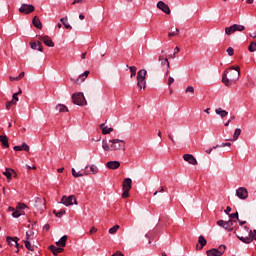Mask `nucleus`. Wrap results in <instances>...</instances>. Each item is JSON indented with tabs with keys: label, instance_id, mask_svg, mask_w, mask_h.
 <instances>
[{
	"label": "nucleus",
	"instance_id": "69168bd1",
	"mask_svg": "<svg viewBox=\"0 0 256 256\" xmlns=\"http://www.w3.org/2000/svg\"><path fill=\"white\" fill-rule=\"evenodd\" d=\"M26 168L28 169V171H30V169H34V170L37 169L36 166H33V167H32V166H29V165H26Z\"/></svg>",
	"mask_w": 256,
	"mask_h": 256
},
{
	"label": "nucleus",
	"instance_id": "9d476101",
	"mask_svg": "<svg viewBox=\"0 0 256 256\" xmlns=\"http://www.w3.org/2000/svg\"><path fill=\"white\" fill-rule=\"evenodd\" d=\"M20 13H24L25 15H29V13H33L35 11V6L31 4H22L19 8Z\"/></svg>",
	"mask_w": 256,
	"mask_h": 256
},
{
	"label": "nucleus",
	"instance_id": "f03ea898",
	"mask_svg": "<svg viewBox=\"0 0 256 256\" xmlns=\"http://www.w3.org/2000/svg\"><path fill=\"white\" fill-rule=\"evenodd\" d=\"M239 77H241V68L236 66V71L230 70L225 71L222 76V83L229 87V85H233L236 81H239Z\"/></svg>",
	"mask_w": 256,
	"mask_h": 256
},
{
	"label": "nucleus",
	"instance_id": "412c9836",
	"mask_svg": "<svg viewBox=\"0 0 256 256\" xmlns=\"http://www.w3.org/2000/svg\"><path fill=\"white\" fill-rule=\"evenodd\" d=\"M30 47L34 51H40V53H43V46L41 45V42H32L30 43Z\"/></svg>",
	"mask_w": 256,
	"mask_h": 256
},
{
	"label": "nucleus",
	"instance_id": "7c9ffc66",
	"mask_svg": "<svg viewBox=\"0 0 256 256\" xmlns=\"http://www.w3.org/2000/svg\"><path fill=\"white\" fill-rule=\"evenodd\" d=\"M160 63H161L162 66L166 65V67H167L166 75H169V71L171 69V66L169 64V59L164 58Z\"/></svg>",
	"mask_w": 256,
	"mask_h": 256
},
{
	"label": "nucleus",
	"instance_id": "4d7b16f0",
	"mask_svg": "<svg viewBox=\"0 0 256 256\" xmlns=\"http://www.w3.org/2000/svg\"><path fill=\"white\" fill-rule=\"evenodd\" d=\"M163 191H165V189L163 188V186L160 187V190L159 191H155L154 192V196L157 195V193H163Z\"/></svg>",
	"mask_w": 256,
	"mask_h": 256
},
{
	"label": "nucleus",
	"instance_id": "20e7f679",
	"mask_svg": "<svg viewBox=\"0 0 256 256\" xmlns=\"http://www.w3.org/2000/svg\"><path fill=\"white\" fill-rule=\"evenodd\" d=\"M147 70L142 69L139 70L137 73V87H139V89H145L146 85H147Z\"/></svg>",
	"mask_w": 256,
	"mask_h": 256
},
{
	"label": "nucleus",
	"instance_id": "473e14b6",
	"mask_svg": "<svg viewBox=\"0 0 256 256\" xmlns=\"http://www.w3.org/2000/svg\"><path fill=\"white\" fill-rule=\"evenodd\" d=\"M60 21L64 25L65 29H73V27H71V24H69L67 17L61 18Z\"/></svg>",
	"mask_w": 256,
	"mask_h": 256
},
{
	"label": "nucleus",
	"instance_id": "c85d7f7f",
	"mask_svg": "<svg viewBox=\"0 0 256 256\" xmlns=\"http://www.w3.org/2000/svg\"><path fill=\"white\" fill-rule=\"evenodd\" d=\"M215 113L216 115H219L222 118L227 117V115H229V112H227L226 110H223L222 108H217L215 110Z\"/></svg>",
	"mask_w": 256,
	"mask_h": 256
},
{
	"label": "nucleus",
	"instance_id": "864d4df0",
	"mask_svg": "<svg viewBox=\"0 0 256 256\" xmlns=\"http://www.w3.org/2000/svg\"><path fill=\"white\" fill-rule=\"evenodd\" d=\"M17 95H19V93H14L12 96V101H14V103H17V101H19V97H17Z\"/></svg>",
	"mask_w": 256,
	"mask_h": 256
},
{
	"label": "nucleus",
	"instance_id": "09e8293b",
	"mask_svg": "<svg viewBox=\"0 0 256 256\" xmlns=\"http://www.w3.org/2000/svg\"><path fill=\"white\" fill-rule=\"evenodd\" d=\"M25 247L28 251H33V246H31V242H29V240L25 241Z\"/></svg>",
	"mask_w": 256,
	"mask_h": 256
},
{
	"label": "nucleus",
	"instance_id": "5fc2aeb1",
	"mask_svg": "<svg viewBox=\"0 0 256 256\" xmlns=\"http://www.w3.org/2000/svg\"><path fill=\"white\" fill-rule=\"evenodd\" d=\"M252 241H256V230H252V234L250 235Z\"/></svg>",
	"mask_w": 256,
	"mask_h": 256
},
{
	"label": "nucleus",
	"instance_id": "dca6fc26",
	"mask_svg": "<svg viewBox=\"0 0 256 256\" xmlns=\"http://www.w3.org/2000/svg\"><path fill=\"white\" fill-rule=\"evenodd\" d=\"M39 39L44 43V45H46V47H55V43L49 38V36H39Z\"/></svg>",
	"mask_w": 256,
	"mask_h": 256
},
{
	"label": "nucleus",
	"instance_id": "4c0bfd02",
	"mask_svg": "<svg viewBox=\"0 0 256 256\" xmlns=\"http://www.w3.org/2000/svg\"><path fill=\"white\" fill-rule=\"evenodd\" d=\"M129 70H130V73H131V75H130L131 78H133V77H135V75H137V67L129 66Z\"/></svg>",
	"mask_w": 256,
	"mask_h": 256
},
{
	"label": "nucleus",
	"instance_id": "bb28decb",
	"mask_svg": "<svg viewBox=\"0 0 256 256\" xmlns=\"http://www.w3.org/2000/svg\"><path fill=\"white\" fill-rule=\"evenodd\" d=\"M50 251L53 253V255L57 256L58 253H62L63 248L57 247L55 245H51L49 247Z\"/></svg>",
	"mask_w": 256,
	"mask_h": 256
},
{
	"label": "nucleus",
	"instance_id": "603ef678",
	"mask_svg": "<svg viewBox=\"0 0 256 256\" xmlns=\"http://www.w3.org/2000/svg\"><path fill=\"white\" fill-rule=\"evenodd\" d=\"M173 83H175V78L170 76L168 79V87H171V85H173Z\"/></svg>",
	"mask_w": 256,
	"mask_h": 256
},
{
	"label": "nucleus",
	"instance_id": "2f4dec72",
	"mask_svg": "<svg viewBox=\"0 0 256 256\" xmlns=\"http://www.w3.org/2000/svg\"><path fill=\"white\" fill-rule=\"evenodd\" d=\"M21 215H25V212L18 210L16 208V210L12 213V217H14V219H19V217H21Z\"/></svg>",
	"mask_w": 256,
	"mask_h": 256
},
{
	"label": "nucleus",
	"instance_id": "7ed1b4c3",
	"mask_svg": "<svg viewBox=\"0 0 256 256\" xmlns=\"http://www.w3.org/2000/svg\"><path fill=\"white\" fill-rule=\"evenodd\" d=\"M236 235L242 243H246L247 245L253 243V239H251L252 230L247 226L238 228V233Z\"/></svg>",
	"mask_w": 256,
	"mask_h": 256
},
{
	"label": "nucleus",
	"instance_id": "a211bd4d",
	"mask_svg": "<svg viewBox=\"0 0 256 256\" xmlns=\"http://www.w3.org/2000/svg\"><path fill=\"white\" fill-rule=\"evenodd\" d=\"M198 243L200 244V246L197 245V246H196V249H197L198 251H201V249H203V248L205 247V245H207V240L205 239V237H204L203 235H200V236L198 237Z\"/></svg>",
	"mask_w": 256,
	"mask_h": 256
},
{
	"label": "nucleus",
	"instance_id": "c9c22d12",
	"mask_svg": "<svg viewBox=\"0 0 256 256\" xmlns=\"http://www.w3.org/2000/svg\"><path fill=\"white\" fill-rule=\"evenodd\" d=\"M225 33L226 35H233V33H235V28L234 26H230V27H226L225 28Z\"/></svg>",
	"mask_w": 256,
	"mask_h": 256
},
{
	"label": "nucleus",
	"instance_id": "1a4fd4ad",
	"mask_svg": "<svg viewBox=\"0 0 256 256\" xmlns=\"http://www.w3.org/2000/svg\"><path fill=\"white\" fill-rule=\"evenodd\" d=\"M34 207L37 209V211L43 212L46 209L45 198H35Z\"/></svg>",
	"mask_w": 256,
	"mask_h": 256
},
{
	"label": "nucleus",
	"instance_id": "8fccbe9b",
	"mask_svg": "<svg viewBox=\"0 0 256 256\" xmlns=\"http://www.w3.org/2000/svg\"><path fill=\"white\" fill-rule=\"evenodd\" d=\"M185 93H195V88L193 86H188Z\"/></svg>",
	"mask_w": 256,
	"mask_h": 256
},
{
	"label": "nucleus",
	"instance_id": "f3484780",
	"mask_svg": "<svg viewBox=\"0 0 256 256\" xmlns=\"http://www.w3.org/2000/svg\"><path fill=\"white\" fill-rule=\"evenodd\" d=\"M6 241H7V243H8V245H10V246H14V247H19V238H17V237H11V236H8L7 238H6Z\"/></svg>",
	"mask_w": 256,
	"mask_h": 256
},
{
	"label": "nucleus",
	"instance_id": "79ce46f5",
	"mask_svg": "<svg viewBox=\"0 0 256 256\" xmlns=\"http://www.w3.org/2000/svg\"><path fill=\"white\" fill-rule=\"evenodd\" d=\"M177 35H179V29H178V28H175L174 31H172V32H170V33L168 34V37H175V36H177Z\"/></svg>",
	"mask_w": 256,
	"mask_h": 256
},
{
	"label": "nucleus",
	"instance_id": "4be33fe9",
	"mask_svg": "<svg viewBox=\"0 0 256 256\" xmlns=\"http://www.w3.org/2000/svg\"><path fill=\"white\" fill-rule=\"evenodd\" d=\"M14 151H27L29 152V145L27 143H22L20 146H14Z\"/></svg>",
	"mask_w": 256,
	"mask_h": 256
},
{
	"label": "nucleus",
	"instance_id": "ea45409f",
	"mask_svg": "<svg viewBox=\"0 0 256 256\" xmlns=\"http://www.w3.org/2000/svg\"><path fill=\"white\" fill-rule=\"evenodd\" d=\"M248 51H250V53H255L256 51V42H251L249 47H248Z\"/></svg>",
	"mask_w": 256,
	"mask_h": 256
},
{
	"label": "nucleus",
	"instance_id": "a18cd8bd",
	"mask_svg": "<svg viewBox=\"0 0 256 256\" xmlns=\"http://www.w3.org/2000/svg\"><path fill=\"white\" fill-rule=\"evenodd\" d=\"M219 147H231V143L230 142L222 143L220 145L213 146V149H217Z\"/></svg>",
	"mask_w": 256,
	"mask_h": 256
},
{
	"label": "nucleus",
	"instance_id": "3c124183",
	"mask_svg": "<svg viewBox=\"0 0 256 256\" xmlns=\"http://www.w3.org/2000/svg\"><path fill=\"white\" fill-rule=\"evenodd\" d=\"M129 191L130 190H123V193H122V198L123 199H127V197H129Z\"/></svg>",
	"mask_w": 256,
	"mask_h": 256
},
{
	"label": "nucleus",
	"instance_id": "c756f323",
	"mask_svg": "<svg viewBox=\"0 0 256 256\" xmlns=\"http://www.w3.org/2000/svg\"><path fill=\"white\" fill-rule=\"evenodd\" d=\"M56 110L59 111V113H67V111H69V109H67V106L63 104L56 105Z\"/></svg>",
	"mask_w": 256,
	"mask_h": 256
},
{
	"label": "nucleus",
	"instance_id": "aec40b11",
	"mask_svg": "<svg viewBox=\"0 0 256 256\" xmlns=\"http://www.w3.org/2000/svg\"><path fill=\"white\" fill-rule=\"evenodd\" d=\"M85 169H90V171H88L89 175H97L99 173V168L95 164L87 165Z\"/></svg>",
	"mask_w": 256,
	"mask_h": 256
},
{
	"label": "nucleus",
	"instance_id": "f704fd0d",
	"mask_svg": "<svg viewBox=\"0 0 256 256\" xmlns=\"http://www.w3.org/2000/svg\"><path fill=\"white\" fill-rule=\"evenodd\" d=\"M234 26V32H241V31H245V26L241 25V24H233Z\"/></svg>",
	"mask_w": 256,
	"mask_h": 256
},
{
	"label": "nucleus",
	"instance_id": "ddd939ff",
	"mask_svg": "<svg viewBox=\"0 0 256 256\" xmlns=\"http://www.w3.org/2000/svg\"><path fill=\"white\" fill-rule=\"evenodd\" d=\"M87 77H89L88 70H86L84 73L80 74L79 77L76 79L71 78V81H74V83H76V85H80V83H83V81H85Z\"/></svg>",
	"mask_w": 256,
	"mask_h": 256
},
{
	"label": "nucleus",
	"instance_id": "f8f14e48",
	"mask_svg": "<svg viewBox=\"0 0 256 256\" xmlns=\"http://www.w3.org/2000/svg\"><path fill=\"white\" fill-rule=\"evenodd\" d=\"M156 7L160 9V11H163V13H166V15H171V8H169V5L165 4V2L159 1Z\"/></svg>",
	"mask_w": 256,
	"mask_h": 256
},
{
	"label": "nucleus",
	"instance_id": "72a5a7b5",
	"mask_svg": "<svg viewBox=\"0 0 256 256\" xmlns=\"http://www.w3.org/2000/svg\"><path fill=\"white\" fill-rule=\"evenodd\" d=\"M15 171L13 169L6 168V170L3 172V175L9 180L12 177L11 173H14Z\"/></svg>",
	"mask_w": 256,
	"mask_h": 256
},
{
	"label": "nucleus",
	"instance_id": "de8ad7c7",
	"mask_svg": "<svg viewBox=\"0 0 256 256\" xmlns=\"http://www.w3.org/2000/svg\"><path fill=\"white\" fill-rule=\"evenodd\" d=\"M226 51L229 57H233V55H235V49H233V47H229Z\"/></svg>",
	"mask_w": 256,
	"mask_h": 256
},
{
	"label": "nucleus",
	"instance_id": "6e6d98bb",
	"mask_svg": "<svg viewBox=\"0 0 256 256\" xmlns=\"http://www.w3.org/2000/svg\"><path fill=\"white\" fill-rule=\"evenodd\" d=\"M93 233H97V228L92 227L89 231V235H93Z\"/></svg>",
	"mask_w": 256,
	"mask_h": 256
},
{
	"label": "nucleus",
	"instance_id": "5701e85b",
	"mask_svg": "<svg viewBox=\"0 0 256 256\" xmlns=\"http://www.w3.org/2000/svg\"><path fill=\"white\" fill-rule=\"evenodd\" d=\"M32 23L36 29H43V24L41 23V20L35 16L32 20Z\"/></svg>",
	"mask_w": 256,
	"mask_h": 256
},
{
	"label": "nucleus",
	"instance_id": "bf43d9fd",
	"mask_svg": "<svg viewBox=\"0 0 256 256\" xmlns=\"http://www.w3.org/2000/svg\"><path fill=\"white\" fill-rule=\"evenodd\" d=\"M9 79L10 81H19V76H16V77L10 76Z\"/></svg>",
	"mask_w": 256,
	"mask_h": 256
},
{
	"label": "nucleus",
	"instance_id": "0eeeda50",
	"mask_svg": "<svg viewBox=\"0 0 256 256\" xmlns=\"http://www.w3.org/2000/svg\"><path fill=\"white\" fill-rule=\"evenodd\" d=\"M61 203L62 205H65V207H70V205H77V198L75 195L63 196Z\"/></svg>",
	"mask_w": 256,
	"mask_h": 256
},
{
	"label": "nucleus",
	"instance_id": "f257e3e1",
	"mask_svg": "<svg viewBox=\"0 0 256 256\" xmlns=\"http://www.w3.org/2000/svg\"><path fill=\"white\" fill-rule=\"evenodd\" d=\"M102 148L104 151H125V140L112 139L102 141Z\"/></svg>",
	"mask_w": 256,
	"mask_h": 256
},
{
	"label": "nucleus",
	"instance_id": "2eb2a0df",
	"mask_svg": "<svg viewBox=\"0 0 256 256\" xmlns=\"http://www.w3.org/2000/svg\"><path fill=\"white\" fill-rule=\"evenodd\" d=\"M184 161H187L190 165H197V159L193 154H184L183 155Z\"/></svg>",
	"mask_w": 256,
	"mask_h": 256
},
{
	"label": "nucleus",
	"instance_id": "49530a36",
	"mask_svg": "<svg viewBox=\"0 0 256 256\" xmlns=\"http://www.w3.org/2000/svg\"><path fill=\"white\" fill-rule=\"evenodd\" d=\"M53 213L57 216V217H63V215H65V210H60V211H56L54 210Z\"/></svg>",
	"mask_w": 256,
	"mask_h": 256
},
{
	"label": "nucleus",
	"instance_id": "0e129e2a",
	"mask_svg": "<svg viewBox=\"0 0 256 256\" xmlns=\"http://www.w3.org/2000/svg\"><path fill=\"white\" fill-rule=\"evenodd\" d=\"M179 51H180L179 47L176 46L174 48V55H177V53H179Z\"/></svg>",
	"mask_w": 256,
	"mask_h": 256
},
{
	"label": "nucleus",
	"instance_id": "a19ab883",
	"mask_svg": "<svg viewBox=\"0 0 256 256\" xmlns=\"http://www.w3.org/2000/svg\"><path fill=\"white\" fill-rule=\"evenodd\" d=\"M16 209L18 211H23V209H27V205H25L24 203H18Z\"/></svg>",
	"mask_w": 256,
	"mask_h": 256
},
{
	"label": "nucleus",
	"instance_id": "cd10ccee",
	"mask_svg": "<svg viewBox=\"0 0 256 256\" xmlns=\"http://www.w3.org/2000/svg\"><path fill=\"white\" fill-rule=\"evenodd\" d=\"M0 141H1L3 147L9 148V138H7V135H4V136L1 135Z\"/></svg>",
	"mask_w": 256,
	"mask_h": 256
},
{
	"label": "nucleus",
	"instance_id": "6ab92c4d",
	"mask_svg": "<svg viewBox=\"0 0 256 256\" xmlns=\"http://www.w3.org/2000/svg\"><path fill=\"white\" fill-rule=\"evenodd\" d=\"M106 167L112 170L119 169V167H121V163L119 161H109L106 163Z\"/></svg>",
	"mask_w": 256,
	"mask_h": 256
},
{
	"label": "nucleus",
	"instance_id": "39448f33",
	"mask_svg": "<svg viewBox=\"0 0 256 256\" xmlns=\"http://www.w3.org/2000/svg\"><path fill=\"white\" fill-rule=\"evenodd\" d=\"M72 101L74 105H79V106L87 105V100H85V96L81 92L73 94Z\"/></svg>",
	"mask_w": 256,
	"mask_h": 256
},
{
	"label": "nucleus",
	"instance_id": "b1692460",
	"mask_svg": "<svg viewBox=\"0 0 256 256\" xmlns=\"http://www.w3.org/2000/svg\"><path fill=\"white\" fill-rule=\"evenodd\" d=\"M58 247H65L67 245V235L62 236L57 242Z\"/></svg>",
	"mask_w": 256,
	"mask_h": 256
},
{
	"label": "nucleus",
	"instance_id": "37998d69",
	"mask_svg": "<svg viewBox=\"0 0 256 256\" xmlns=\"http://www.w3.org/2000/svg\"><path fill=\"white\" fill-rule=\"evenodd\" d=\"M13 105H17L16 102H14L13 100L8 101V102L6 103V109H7V111H9V109H11V107H13Z\"/></svg>",
	"mask_w": 256,
	"mask_h": 256
},
{
	"label": "nucleus",
	"instance_id": "680f3d73",
	"mask_svg": "<svg viewBox=\"0 0 256 256\" xmlns=\"http://www.w3.org/2000/svg\"><path fill=\"white\" fill-rule=\"evenodd\" d=\"M111 256H125V255H123V253L118 251V252L112 254Z\"/></svg>",
	"mask_w": 256,
	"mask_h": 256
},
{
	"label": "nucleus",
	"instance_id": "338daca9",
	"mask_svg": "<svg viewBox=\"0 0 256 256\" xmlns=\"http://www.w3.org/2000/svg\"><path fill=\"white\" fill-rule=\"evenodd\" d=\"M76 3H83V0H74V1L72 2V5H75Z\"/></svg>",
	"mask_w": 256,
	"mask_h": 256
},
{
	"label": "nucleus",
	"instance_id": "774afa93",
	"mask_svg": "<svg viewBox=\"0 0 256 256\" xmlns=\"http://www.w3.org/2000/svg\"><path fill=\"white\" fill-rule=\"evenodd\" d=\"M213 149H216V148H210L209 150H206L205 152L209 155V154H211V151H213Z\"/></svg>",
	"mask_w": 256,
	"mask_h": 256
},
{
	"label": "nucleus",
	"instance_id": "c03bdc74",
	"mask_svg": "<svg viewBox=\"0 0 256 256\" xmlns=\"http://www.w3.org/2000/svg\"><path fill=\"white\" fill-rule=\"evenodd\" d=\"M230 220L233 221V219L239 220V212H235L232 214H229Z\"/></svg>",
	"mask_w": 256,
	"mask_h": 256
},
{
	"label": "nucleus",
	"instance_id": "6e6552de",
	"mask_svg": "<svg viewBox=\"0 0 256 256\" xmlns=\"http://www.w3.org/2000/svg\"><path fill=\"white\" fill-rule=\"evenodd\" d=\"M225 245H220L219 249L217 248H212L210 250H207V256H221L223 253H225Z\"/></svg>",
	"mask_w": 256,
	"mask_h": 256
},
{
	"label": "nucleus",
	"instance_id": "e433bc0d",
	"mask_svg": "<svg viewBox=\"0 0 256 256\" xmlns=\"http://www.w3.org/2000/svg\"><path fill=\"white\" fill-rule=\"evenodd\" d=\"M239 135H241V128H236L232 141H237V139H239Z\"/></svg>",
	"mask_w": 256,
	"mask_h": 256
},
{
	"label": "nucleus",
	"instance_id": "a878e982",
	"mask_svg": "<svg viewBox=\"0 0 256 256\" xmlns=\"http://www.w3.org/2000/svg\"><path fill=\"white\" fill-rule=\"evenodd\" d=\"M100 127L102 129L103 135H109L110 133H113L112 127H107V126H105V124H101Z\"/></svg>",
	"mask_w": 256,
	"mask_h": 256
},
{
	"label": "nucleus",
	"instance_id": "393cba45",
	"mask_svg": "<svg viewBox=\"0 0 256 256\" xmlns=\"http://www.w3.org/2000/svg\"><path fill=\"white\" fill-rule=\"evenodd\" d=\"M72 175L73 177H85L86 175H89V171L77 172L75 171V168H72Z\"/></svg>",
	"mask_w": 256,
	"mask_h": 256
},
{
	"label": "nucleus",
	"instance_id": "e2e57ef3",
	"mask_svg": "<svg viewBox=\"0 0 256 256\" xmlns=\"http://www.w3.org/2000/svg\"><path fill=\"white\" fill-rule=\"evenodd\" d=\"M168 139H170V141L175 144V139L173 138V135L169 134Z\"/></svg>",
	"mask_w": 256,
	"mask_h": 256
},
{
	"label": "nucleus",
	"instance_id": "9b49d317",
	"mask_svg": "<svg viewBox=\"0 0 256 256\" xmlns=\"http://www.w3.org/2000/svg\"><path fill=\"white\" fill-rule=\"evenodd\" d=\"M236 195L239 199L245 200L249 197V192L247 191V188L240 187L236 190Z\"/></svg>",
	"mask_w": 256,
	"mask_h": 256
},
{
	"label": "nucleus",
	"instance_id": "423d86ee",
	"mask_svg": "<svg viewBox=\"0 0 256 256\" xmlns=\"http://www.w3.org/2000/svg\"><path fill=\"white\" fill-rule=\"evenodd\" d=\"M235 223H237V221H233V220H228V221L218 220L217 221V225L219 227H223V229H226V231H233V225H235Z\"/></svg>",
	"mask_w": 256,
	"mask_h": 256
},
{
	"label": "nucleus",
	"instance_id": "58836bf2",
	"mask_svg": "<svg viewBox=\"0 0 256 256\" xmlns=\"http://www.w3.org/2000/svg\"><path fill=\"white\" fill-rule=\"evenodd\" d=\"M117 231H119V225H117V224L109 229L110 235H115V233H117Z\"/></svg>",
	"mask_w": 256,
	"mask_h": 256
},
{
	"label": "nucleus",
	"instance_id": "4468645a",
	"mask_svg": "<svg viewBox=\"0 0 256 256\" xmlns=\"http://www.w3.org/2000/svg\"><path fill=\"white\" fill-rule=\"evenodd\" d=\"M133 180L131 178H125L122 183L123 191H131Z\"/></svg>",
	"mask_w": 256,
	"mask_h": 256
},
{
	"label": "nucleus",
	"instance_id": "052dcab7",
	"mask_svg": "<svg viewBox=\"0 0 256 256\" xmlns=\"http://www.w3.org/2000/svg\"><path fill=\"white\" fill-rule=\"evenodd\" d=\"M25 77V72H21L19 75H18V79L21 80Z\"/></svg>",
	"mask_w": 256,
	"mask_h": 256
},
{
	"label": "nucleus",
	"instance_id": "13d9d810",
	"mask_svg": "<svg viewBox=\"0 0 256 256\" xmlns=\"http://www.w3.org/2000/svg\"><path fill=\"white\" fill-rule=\"evenodd\" d=\"M225 213H226V215H229L231 213V207L230 206L226 207Z\"/></svg>",
	"mask_w": 256,
	"mask_h": 256
}]
</instances>
